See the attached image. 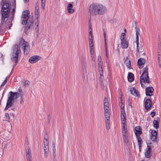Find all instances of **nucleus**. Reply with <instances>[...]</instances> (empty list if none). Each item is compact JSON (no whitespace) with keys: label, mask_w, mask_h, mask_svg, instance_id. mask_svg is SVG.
<instances>
[{"label":"nucleus","mask_w":161,"mask_h":161,"mask_svg":"<svg viewBox=\"0 0 161 161\" xmlns=\"http://www.w3.org/2000/svg\"><path fill=\"white\" fill-rule=\"evenodd\" d=\"M107 11L105 6L97 3H93L91 4L89 8V13L92 16L98 14L103 15Z\"/></svg>","instance_id":"nucleus-1"},{"label":"nucleus","mask_w":161,"mask_h":161,"mask_svg":"<svg viewBox=\"0 0 161 161\" xmlns=\"http://www.w3.org/2000/svg\"><path fill=\"white\" fill-rule=\"evenodd\" d=\"M24 93H18L17 92H13L10 91L8 94V98L4 110H7L9 108L12 106L14 102V99H17L20 96V97H23Z\"/></svg>","instance_id":"nucleus-2"},{"label":"nucleus","mask_w":161,"mask_h":161,"mask_svg":"<svg viewBox=\"0 0 161 161\" xmlns=\"http://www.w3.org/2000/svg\"><path fill=\"white\" fill-rule=\"evenodd\" d=\"M13 52L12 53L11 59L12 61L15 63L13 65V68L12 70L14 69V67L18 63L19 60V57L20 53H21V51L18 45L15 44L14 45ZM11 71V72H12Z\"/></svg>","instance_id":"nucleus-3"},{"label":"nucleus","mask_w":161,"mask_h":161,"mask_svg":"<svg viewBox=\"0 0 161 161\" xmlns=\"http://www.w3.org/2000/svg\"><path fill=\"white\" fill-rule=\"evenodd\" d=\"M30 11L28 10H26L22 13V18H23L22 24L23 25H26L28 23L30 24L31 20L30 17Z\"/></svg>","instance_id":"nucleus-4"},{"label":"nucleus","mask_w":161,"mask_h":161,"mask_svg":"<svg viewBox=\"0 0 161 161\" xmlns=\"http://www.w3.org/2000/svg\"><path fill=\"white\" fill-rule=\"evenodd\" d=\"M24 46L23 47H24V52L25 54L27 55L29 52L30 51V46L28 43L23 38H21L19 42V45H18L19 47L20 46ZM20 48V47H19Z\"/></svg>","instance_id":"nucleus-5"},{"label":"nucleus","mask_w":161,"mask_h":161,"mask_svg":"<svg viewBox=\"0 0 161 161\" xmlns=\"http://www.w3.org/2000/svg\"><path fill=\"white\" fill-rule=\"evenodd\" d=\"M145 98L144 101V108L147 111L150 109L152 105V102L151 100V98H148L145 100Z\"/></svg>","instance_id":"nucleus-6"},{"label":"nucleus","mask_w":161,"mask_h":161,"mask_svg":"<svg viewBox=\"0 0 161 161\" xmlns=\"http://www.w3.org/2000/svg\"><path fill=\"white\" fill-rule=\"evenodd\" d=\"M32 15V18L31 19V21L30 22V24L28 23V24L26 25L25 26V27L24 28V32L25 33L26 35H28L29 33V32L27 31L28 30L30 29L31 27L32 26L34 23V21L33 20V14L31 13V16Z\"/></svg>","instance_id":"nucleus-7"},{"label":"nucleus","mask_w":161,"mask_h":161,"mask_svg":"<svg viewBox=\"0 0 161 161\" xmlns=\"http://www.w3.org/2000/svg\"><path fill=\"white\" fill-rule=\"evenodd\" d=\"M121 40V44L123 49L127 48L129 45V42L127 41L126 39H124V37L121 36L120 37Z\"/></svg>","instance_id":"nucleus-8"},{"label":"nucleus","mask_w":161,"mask_h":161,"mask_svg":"<svg viewBox=\"0 0 161 161\" xmlns=\"http://www.w3.org/2000/svg\"><path fill=\"white\" fill-rule=\"evenodd\" d=\"M41 58V57L38 55H33L29 59V61L31 64L36 62Z\"/></svg>","instance_id":"nucleus-9"},{"label":"nucleus","mask_w":161,"mask_h":161,"mask_svg":"<svg viewBox=\"0 0 161 161\" xmlns=\"http://www.w3.org/2000/svg\"><path fill=\"white\" fill-rule=\"evenodd\" d=\"M154 89L152 87L148 86L145 89V93L147 96L151 97L153 95Z\"/></svg>","instance_id":"nucleus-10"},{"label":"nucleus","mask_w":161,"mask_h":161,"mask_svg":"<svg viewBox=\"0 0 161 161\" xmlns=\"http://www.w3.org/2000/svg\"><path fill=\"white\" fill-rule=\"evenodd\" d=\"M146 63V60L142 58H139L137 62V66L140 69H141L144 67Z\"/></svg>","instance_id":"nucleus-11"},{"label":"nucleus","mask_w":161,"mask_h":161,"mask_svg":"<svg viewBox=\"0 0 161 161\" xmlns=\"http://www.w3.org/2000/svg\"><path fill=\"white\" fill-rule=\"evenodd\" d=\"M143 72L142 73L141 76H143L146 77V80L147 81H148L149 80L148 78H149V76L148 72V67L146 66L143 69Z\"/></svg>","instance_id":"nucleus-12"},{"label":"nucleus","mask_w":161,"mask_h":161,"mask_svg":"<svg viewBox=\"0 0 161 161\" xmlns=\"http://www.w3.org/2000/svg\"><path fill=\"white\" fill-rule=\"evenodd\" d=\"M136 136H139L142 134V128L139 126H136L134 130Z\"/></svg>","instance_id":"nucleus-13"},{"label":"nucleus","mask_w":161,"mask_h":161,"mask_svg":"<svg viewBox=\"0 0 161 161\" xmlns=\"http://www.w3.org/2000/svg\"><path fill=\"white\" fill-rule=\"evenodd\" d=\"M122 125V133L123 134H126L127 133V124L126 120L125 121H121Z\"/></svg>","instance_id":"nucleus-14"},{"label":"nucleus","mask_w":161,"mask_h":161,"mask_svg":"<svg viewBox=\"0 0 161 161\" xmlns=\"http://www.w3.org/2000/svg\"><path fill=\"white\" fill-rule=\"evenodd\" d=\"M146 77L143 76H141L140 77V83L141 84V85L142 86V87H143L144 86V85H143V83L142 82H144L145 83H150L151 82V81L150 80V78H148V81H147L145 80H146Z\"/></svg>","instance_id":"nucleus-15"},{"label":"nucleus","mask_w":161,"mask_h":161,"mask_svg":"<svg viewBox=\"0 0 161 161\" xmlns=\"http://www.w3.org/2000/svg\"><path fill=\"white\" fill-rule=\"evenodd\" d=\"M104 110H107V111L109 110V104L107 97H105L104 99Z\"/></svg>","instance_id":"nucleus-16"},{"label":"nucleus","mask_w":161,"mask_h":161,"mask_svg":"<svg viewBox=\"0 0 161 161\" xmlns=\"http://www.w3.org/2000/svg\"><path fill=\"white\" fill-rule=\"evenodd\" d=\"M160 119L158 117L156 118V120H154L153 122V127L156 129H158L159 128Z\"/></svg>","instance_id":"nucleus-17"},{"label":"nucleus","mask_w":161,"mask_h":161,"mask_svg":"<svg viewBox=\"0 0 161 161\" xmlns=\"http://www.w3.org/2000/svg\"><path fill=\"white\" fill-rule=\"evenodd\" d=\"M130 91V93L132 95H136L138 97H140V94H139L138 91L134 87H133L131 88Z\"/></svg>","instance_id":"nucleus-18"},{"label":"nucleus","mask_w":161,"mask_h":161,"mask_svg":"<svg viewBox=\"0 0 161 161\" xmlns=\"http://www.w3.org/2000/svg\"><path fill=\"white\" fill-rule=\"evenodd\" d=\"M103 37L104 38V41L105 43V52L106 53V57L107 58H108V49L107 48V39L106 37V34L105 30L104 29H103Z\"/></svg>","instance_id":"nucleus-19"},{"label":"nucleus","mask_w":161,"mask_h":161,"mask_svg":"<svg viewBox=\"0 0 161 161\" xmlns=\"http://www.w3.org/2000/svg\"><path fill=\"white\" fill-rule=\"evenodd\" d=\"M99 72L100 74L99 81L100 83L103 82L104 80V76L103 75V69H98Z\"/></svg>","instance_id":"nucleus-20"},{"label":"nucleus","mask_w":161,"mask_h":161,"mask_svg":"<svg viewBox=\"0 0 161 161\" xmlns=\"http://www.w3.org/2000/svg\"><path fill=\"white\" fill-rule=\"evenodd\" d=\"M127 78L128 81L129 82H131L134 81V76L133 74L129 72L128 73Z\"/></svg>","instance_id":"nucleus-21"},{"label":"nucleus","mask_w":161,"mask_h":161,"mask_svg":"<svg viewBox=\"0 0 161 161\" xmlns=\"http://www.w3.org/2000/svg\"><path fill=\"white\" fill-rule=\"evenodd\" d=\"M124 63L126 65L127 68L130 69H132L131 68V62L129 59L128 58L126 57L124 59Z\"/></svg>","instance_id":"nucleus-22"},{"label":"nucleus","mask_w":161,"mask_h":161,"mask_svg":"<svg viewBox=\"0 0 161 161\" xmlns=\"http://www.w3.org/2000/svg\"><path fill=\"white\" fill-rule=\"evenodd\" d=\"M72 4L70 3H69L67 6V9L69 13L72 14L74 12L75 10L74 9H72Z\"/></svg>","instance_id":"nucleus-23"},{"label":"nucleus","mask_w":161,"mask_h":161,"mask_svg":"<svg viewBox=\"0 0 161 161\" xmlns=\"http://www.w3.org/2000/svg\"><path fill=\"white\" fill-rule=\"evenodd\" d=\"M102 58L101 56L99 55L98 57L97 61L98 69H103V63L102 62Z\"/></svg>","instance_id":"nucleus-24"},{"label":"nucleus","mask_w":161,"mask_h":161,"mask_svg":"<svg viewBox=\"0 0 161 161\" xmlns=\"http://www.w3.org/2000/svg\"><path fill=\"white\" fill-rule=\"evenodd\" d=\"M152 133L153 132H151V139L153 142L158 143V141H157V139L158 135H157V134H153Z\"/></svg>","instance_id":"nucleus-25"},{"label":"nucleus","mask_w":161,"mask_h":161,"mask_svg":"<svg viewBox=\"0 0 161 161\" xmlns=\"http://www.w3.org/2000/svg\"><path fill=\"white\" fill-rule=\"evenodd\" d=\"M1 12L2 16L8 18L10 14V10H9V9H8L4 11H3Z\"/></svg>","instance_id":"nucleus-26"},{"label":"nucleus","mask_w":161,"mask_h":161,"mask_svg":"<svg viewBox=\"0 0 161 161\" xmlns=\"http://www.w3.org/2000/svg\"><path fill=\"white\" fill-rule=\"evenodd\" d=\"M121 112L120 117L121 121H125L126 120L125 116H126V113L125 110V109H123V110L121 111Z\"/></svg>","instance_id":"nucleus-27"},{"label":"nucleus","mask_w":161,"mask_h":161,"mask_svg":"<svg viewBox=\"0 0 161 161\" xmlns=\"http://www.w3.org/2000/svg\"><path fill=\"white\" fill-rule=\"evenodd\" d=\"M40 12L39 8L38 7H35V14L36 20L39 19Z\"/></svg>","instance_id":"nucleus-28"},{"label":"nucleus","mask_w":161,"mask_h":161,"mask_svg":"<svg viewBox=\"0 0 161 161\" xmlns=\"http://www.w3.org/2000/svg\"><path fill=\"white\" fill-rule=\"evenodd\" d=\"M49 151V146H44V156L46 158H47Z\"/></svg>","instance_id":"nucleus-29"},{"label":"nucleus","mask_w":161,"mask_h":161,"mask_svg":"<svg viewBox=\"0 0 161 161\" xmlns=\"http://www.w3.org/2000/svg\"><path fill=\"white\" fill-rule=\"evenodd\" d=\"M39 20L38 19L36 20V21L35 23V25H36V26L35 27V30L37 32L36 35L37 36L39 35Z\"/></svg>","instance_id":"nucleus-30"},{"label":"nucleus","mask_w":161,"mask_h":161,"mask_svg":"<svg viewBox=\"0 0 161 161\" xmlns=\"http://www.w3.org/2000/svg\"><path fill=\"white\" fill-rule=\"evenodd\" d=\"M122 136L124 142L126 144H127L129 141L128 139V133L122 134Z\"/></svg>","instance_id":"nucleus-31"},{"label":"nucleus","mask_w":161,"mask_h":161,"mask_svg":"<svg viewBox=\"0 0 161 161\" xmlns=\"http://www.w3.org/2000/svg\"><path fill=\"white\" fill-rule=\"evenodd\" d=\"M107 82V81H106L105 83H104L103 82L100 83L103 90L107 91V86L108 84Z\"/></svg>","instance_id":"nucleus-32"},{"label":"nucleus","mask_w":161,"mask_h":161,"mask_svg":"<svg viewBox=\"0 0 161 161\" xmlns=\"http://www.w3.org/2000/svg\"><path fill=\"white\" fill-rule=\"evenodd\" d=\"M26 152L27 158H28V157H31V150L29 147H27L26 148Z\"/></svg>","instance_id":"nucleus-33"},{"label":"nucleus","mask_w":161,"mask_h":161,"mask_svg":"<svg viewBox=\"0 0 161 161\" xmlns=\"http://www.w3.org/2000/svg\"><path fill=\"white\" fill-rule=\"evenodd\" d=\"M3 2H5V5L7 6V8H8V9H9V10H10L11 7V3L9 1H8L7 0H3Z\"/></svg>","instance_id":"nucleus-34"},{"label":"nucleus","mask_w":161,"mask_h":161,"mask_svg":"<svg viewBox=\"0 0 161 161\" xmlns=\"http://www.w3.org/2000/svg\"><path fill=\"white\" fill-rule=\"evenodd\" d=\"M3 4L1 8V12L3 11H5V10L7 9H8V8H7V6L5 7L4 5H5L6 3L5 2H3V0H2L1 1V4Z\"/></svg>","instance_id":"nucleus-35"},{"label":"nucleus","mask_w":161,"mask_h":161,"mask_svg":"<svg viewBox=\"0 0 161 161\" xmlns=\"http://www.w3.org/2000/svg\"><path fill=\"white\" fill-rule=\"evenodd\" d=\"M106 127L108 130H109L110 128V120L108 119H105Z\"/></svg>","instance_id":"nucleus-36"},{"label":"nucleus","mask_w":161,"mask_h":161,"mask_svg":"<svg viewBox=\"0 0 161 161\" xmlns=\"http://www.w3.org/2000/svg\"><path fill=\"white\" fill-rule=\"evenodd\" d=\"M107 110H104V115L105 118V119H110V114L109 112Z\"/></svg>","instance_id":"nucleus-37"},{"label":"nucleus","mask_w":161,"mask_h":161,"mask_svg":"<svg viewBox=\"0 0 161 161\" xmlns=\"http://www.w3.org/2000/svg\"><path fill=\"white\" fill-rule=\"evenodd\" d=\"M158 47L157 52L158 54H161V42H158Z\"/></svg>","instance_id":"nucleus-38"},{"label":"nucleus","mask_w":161,"mask_h":161,"mask_svg":"<svg viewBox=\"0 0 161 161\" xmlns=\"http://www.w3.org/2000/svg\"><path fill=\"white\" fill-rule=\"evenodd\" d=\"M151 153V152L146 151L144 153L145 157L147 158H150L152 156Z\"/></svg>","instance_id":"nucleus-39"},{"label":"nucleus","mask_w":161,"mask_h":161,"mask_svg":"<svg viewBox=\"0 0 161 161\" xmlns=\"http://www.w3.org/2000/svg\"><path fill=\"white\" fill-rule=\"evenodd\" d=\"M14 1L15 3V5H14V7L12 9V11L11 12V14L12 16V18H13L14 17V14L15 13V7H16V0H14Z\"/></svg>","instance_id":"nucleus-40"},{"label":"nucleus","mask_w":161,"mask_h":161,"mask_svg":"<svg viewBox=\"0 0 161 161\" xmlns=\"http://www.w3.org/2000/svg\"><path fill=\"white\" fill-rule=\"evenodd\" d=\"M88 40L89 42V47H93L94 45L93 42V39H90V37H88Z\"/></svg>","instance_id":"nucleus-41"},{"label":"nucleus","mask_w":161,"mask_h":161,"mask_svg":"<svg viewBox=\"0 0 161 161\" xmlns=\"http://www.w3.org/2000/svg\"><path fill=\"white\" fill-rule=\"evenodd\" d=\"M138 144H142L143 143L142 139L140 136H136Z\"/></svg>","instance_id":"nucleus-42"},{"label":"nucleus","mask_w":161,"mask_h":161,"mask_svg":"<svg viewBox=\"0 0 161 161\" xmlns=\"http://www.w3.org/2000/svg\"><path fill=\"white\" fill-rule=\"evenodd\" d=\"M8 18L5 17V16H2L1 23H7V22L8 21V19H7L6 21H5V20L6 18Z\"/></svg>","instance_id":"nucleus-43"},{"label":"nucleus","mask_w":161,"mask_h":161,"mask_svg":"<svg viewBox=\"0 0 161 161\" xmlns=\"http://www.w3.org/2000/svg\"><path fill=\"white\" fill-rule=\"evenodd\" d=\"M13 19V18H12V19L10 21H8L7 22V24L8 25V29H11V27L12 26L13 24L12 23V20Z\"/></svg>","instance_id":"nucleus-44"},{"label":"nucleus","mask_w":161,"mask_h":161,"mask_svg":"<svg viewBox=\"0 0 161 161\" xmlns=\"http://www.w3.org/2000/svg\"><path fill=\"white\" fill-rule=\"evenodd\" d=\"M158 60L159 67L161 68V54H158Z\"/></svg>","instance_id":"nucleus-45"},{"label":"nucleus","mask_w":161,"mask_h":161,"mask_svg":"<svg viewBox=\"0 0 161 161\" xmlns=\"http://www.w3.org/2000/svg\"><path fill=\"white\" fill-rule=\"evenodd\" d=\"M5 117H6V120L8 122L10 121V117L9 114L8 113H6L5 114Z\"/></svg>","instance_id":"nucleus-46"},{"label":"nucleus","mask_w":161,"mask_h":161,"mask_svg":"<svg viewBox=\"0 0 161 161\" xmlns=\"http://www.w3.org/2000/svg\"><path fill=\"white\" fill-rule=\"evenodd\" d=\"M136 40H139V35L140 34L139 30H136Z\"/></svg>","instance_id":"nucleus-47"},{"label":"nucleus","mask_w":161,"mask_h":161,"mask_svg":"<svg viewBox=\"0 0 161 161\" xmlns=\"http://www.w3.org/2000/svg\"><path fill=\"white\" fill-rule=\"evenodd\" d=\"M52 143L53 146V153H55L56 151L55 143L54 142H53Z\"/></svg>","instance_id":"nucleus-48"},{"label":"nucleus","mask_w":161,"mask_h":161,"mask_svg":"<svg viewBox=\"0 0 161 161\" xmlns=\"http://www.w3.org/2000/svg\"><path fill=\"white\" fill-rule=\"evenodd\" d=\"M147 151L151 152L152 148L151 147V146L148 145V143L147 142Z\"/></svg>","instance_id":"nucleus-49"},{"label":"nucleus","mask_w":161,"mask_h":161,"mask_svg":"<svg viewBox=\"0 0 161 161\" xmlns=\"http://www.w3.org/2000/svg\"><path fill=\"white\" fill-rule=\"evenodd\" d=\"M89 35L88 36L89 37H90V39H92L93 38V36L92 35V29L91 30H89Z\"/></svg>","instance_id":"nucleus-50"},{"label":"nucleus","mask_w":161,"mask_h":161,"mask_svg":"<svg viewBox=\"0 0 161 161\" xmlns=\"http://www.w3.org/2000/svg\"><path fill=\"white\" fill-rule=\"evenodd\" d=\"M135 24L136 25L135 27V29L136 30V31L137 30H139V31H140L139 27L138 25H137V22H135Z\"/></svg>","instance_id":"nucleus-51"},{"label":"nucleus","mask_w":161,"mask_h":161,"mask_svg":"<svg viewBox=\"0 0 161 161\" xmlns=\"http://www.w3.org/2000/svg\"><path fill=\"white\" fill-rule=\"evenodd\" d=\"M90 54L93 55L94 53V48L93 47L90 48Z\"/></svg>","instance_id":"nucleus-52"},{"label":"nucleus","mask_w":161,"mask_h":161,"mask_svg":"<svg viewBox=\"0 0 161 161\" xmlns=\"http://www.w3.org/2000/svg\"><path fill=\"white\" fill-rule=\"evenodd\" d=\"M7 78H5L4 81L2 83V84L1 87H3V86H4V85L7 82Z\"/></svg>","instance_id":"nucleus-53"},{"label":"nucleus","mask_w":161,"mask_h":161,"mask_svg":"<svg viewBox=\"0 0 161 161\" xmlns=\"http://www.w3.org/2000/svg\"><path fill=\"white\" fill-rule=\"evenodd\" d=\"M150 131H151V132H153V133H152L153 134H157V135H158V130L156 131L155 130H152L151 129H150Z\"/></svg>","instance_id":"nucleus-54"},{"label":"nucleus","mask_w":161,"mask_h":161,"mask_svg":"<svg viewBox=\"0 0 161 161\" xmlns=\"http://www.w3.org/2000/svg\"><path fill=\"white\" fill-rule=\"evenodd\" d=\"M121 101V103L120 104V105H119V106L120 107L123 106L124 105V104H125V101L124 100H123L121 98H120Z\"/></svg>","instance_id":"nucleus-55"},{"label":"nucleus","mask_w":161,"mask_h":161,"mask_svg":"<svg viewBox=\"0 0 161 161\" xmlns=\"http://www.w3.org/2000/svg\"><path fill=\"white\" fill-rule=\"evenodd\" d=\"M156 114V113L155 112H151L150 113V115L152 118L154 117Z\"/></svg>","instance_id":"nucleus-56"},{"label":"nucleus","mask_w":161,"mask_h":161,"mask_svg":"<svg viewBox=\"0 0 161 161\" xmlns=\"http://www.w3.org/2000/svg\"><path fill=\"white\" fill-rule=\"evenodd\" d=\"M41 8L42 10L45 9V3H41Z\"/></svg>","instance_id":"nucleus-57"},{"label":"nucleus","mask_w":161,"mask_h":161,"mask_svg":"<svg viewBox=\"0 0 161 161\" xmlns=\"http://www.w3.org/2000/svg\"><path fill=\"white\" fill-rule=\"evenodd\" d=\"M88 25H89V29L91 30L92 26L91 24V20H89L88 21Z\"/></svg>","instance_id":"nucleus-58"},{"label":"nucleus","mask_w":161,"mask_h":161,"mask_svg":"<svg viewBox=\"0 0 161 161\" xmlns=\"http://www.w3.org/2000/svg\"><path fill=\"white\" fill-rule=\"evenodd\" d=\"M51 116L50 115H48V116H47V121H48V123H49L50 119H51Z\"/></svg>","instance_id":"nucleus-59"},{"label":"nucleus","mask_w":161,"mask_h":161,"mask_svg":"<svg viewBox=\"0 0 161 161\" xmlns=\"http://www.w3.org/2000/svg\"><path fill=\"white\" fill-rule=\"evenodd\" d=\"M128 105L129 106H130V107L131 108H132V105L131 104V101H130L129 99H128Z\"/></svg>","instance_id":"nucleus-60"},{"label":"nucleus","mask_w":161,"mask_h":161,"mask_svg":"<svg viewBox=\"0 0 161 161\" xmlns=\"http://www.w3.org/2000/svg\"><path fill=\"white\" fill-rule=\"evenodd\" d=\"M29 81H25V82H23V85L25 86H26L27 84H29Z\"/></svg>","instance_id":"nucleus-61"},{"label":"nucleus","mask_w":161,"mask_h":161,"mask_svg":"<svg viewBox=\"0 0 161 161\" xmlns=\"http://www.w3.org/2000/svg\"><path fill=\"white\" fill-rule=\"evenodd\" d=\"M121 36L122 37H124V39H125V36H126V33L125 32H123L121 34Z\"/></svg>","instance_id":"nucleus-62"},{"label":"nucleus","mask_w":161,"mask_h":161,"mask_svg":"<svg viewBox=\"0 0 161 161\" xmlns=\"http://www.w3.org/2000/svg\"><path fill=\"white\" fill-rule=\"evenodd\" d=\"M44 146H48L49 142H45L44 141Z\"/></svg>","instance_id":"nucleus-63"},{"label":"nucleus","mask_w":161,"mask_h":161,"mask_svg":"<svg viewBox=\"0 0 161 161\" xmlns=\"http://www.w3.org/2000/svg\"><path fill=\"white\" fill-rule=\"evenodd\" d=\"M142 144H138L140 152L141 151V149H142Z\"/></svg>","instance_id":"nucleus-64"}]
</instances>
